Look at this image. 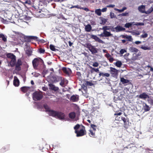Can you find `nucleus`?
<instances>
[{"instance_id": "46", "label": "nucleus", "mask_w": 153, "mask_h": 153, "mask_svg": "<svg viewBox=\"0 0 153 153\" xmlns=\"http://www.w3.org/2000/svg\"><path fill=\"white\" fill-rule=\"evenodd\" d=\"M16 64L19 65H21L22 64V62L21 60L20 59H18L17 61V62Z\"/></svg>"}, {"instance_id": "25", "label": "nucleus", "mask_w": 153, "mask_h": 153, "mask_svg": "<svg viewBox=\"0 0 153 153\" xmlns=\"http://www.w3.org/2000/svg\"><path fill=\"white\" fill-rule=\"evenodd\" d=\"M123 37L124 38L127 39L129 41L132 42L133 40V39L131 36L128 35L123 36Z\"/></svg>"}, {"instance_id": "6", "label": "nucleus", "mask_w": 153, "mask_h": 153, "mask_svg": "<svg viewBox=\"0 0 153 153\" xmlns=\"http://www.w3.org/2000/svg\"><path fill=\"white\" fill-rule=\"evenodd\" d=\"M113 29L114 30V32H119L122 31H124L125 30V29L121 26L120 25H117L116 27H113Z\"/></svg>"}, {"instance_id": "2", "label": "nucleus", "mask_w": 153, "mask_h": 153, "mask_svg": "<svg viewBox=\"0 0 153 153\" xmlns=\"http://www.w3.org/2000/svg\"><path fill=\"white\" fill-rule=\"evenodd\" d=\"M75 133L76 134H85L86 131L84 126L82 125L77 124L74 127Z\"/></svg>"}, {"instance_id": "3", "label": "nucleus", "mask_w": 153, "mask_h": 153, "mask_svg": "<svg viewBox=\"0 0 153 153\" xmlns=\"http://www.w3.org/2000/svg\"><path fill=\"white\" fill-rule=\"evenodd\" d=\"M86 47L88 48L92 54H94L98 52V49L95 48L94 46L92 45L91 44H87Z\"/></svg>"}, {"instance_id": "5", "label": "nucleus", "mask_w": 153, "mask_h": 153, "mask_svg": "<svg viewBox=\"0 0 153 153\" xmlns=\"http://www.w3.org/2000/svg\"><path fill=\"white\" fill-rule=\"evenodd\" d=\"M39 62L42 63L43 62V61L41 59L39 58H35L32 61V63L34 68L36 69Z\"/></svg>"}, {"instance_id": "51", "label": "nucleus", "mask_w": 153, "mask_h": 153, "mask_svg": "<svg viewBox=\"0 0 153 153\" xmlns=\"http://www.w3.org/2000/svg\"><path fill=\"white\" fill-rule=\"evenodd\" d=\"M110 17L111 18H113L115 17L114 13H113L111 12L110 13Z\"/></svg>"}, {"instance_id": "26", "label": "nucleus", "mask_w": 153, "mask_h": 153, "mask_svg": "<svg viewBox=\"0 0 153 153\" xmlns=\"http://www.w3.org/2000/svg\"><path fill=\"white\" fill-rule=\"evenodd\" d=\"M120 81L123 84L128 83L129 82V81L126 79H125L124 78H121Z\"/></svg>"}, {"instance_id": "49", "label": "nucleus", "mask_w": 153, "mask_h": 153, "mask_svg": "<svg viewBox=\"0 0 153 153\" xmlns=\"http://www.w3.org/2000/svg\"><path fill=\"white\" fill-rule=\"evenodd\" d=\"M99 64L97 62H95L92 65L94 67H97L98 66Z\"/></svg>"}, {"instance_id": "29", "label": "nucleus", "mask_w": 153, "mask_h": 153, "mask_svg": "<svg viewBox=\"0 0 153 153\" xmlns=\"http://www.w3.org/2000/svg\"><path fill=\"white\" fill-rule=\"evenodd\" d=\"M75 113L74 112L70 113L69 115V117L72 119H74L75 117Z\"/></svg>"}, {"instance_id": "41", "label": "nucleus", "mask_w": 153, "mask_h": 153, "mask_svg": "<svg viewBox=\"0 0 153 153\" xmlns=\"http://www.w3.org/2000/svg\"><path fill=\"white\" fill-rule=\"evenodd\" d=\"M20 66V65L16 64L15 67V69L17 71H20L21 70V67Z\"/></svg>"}, {"instance_id": "48", "label": "nucleus", "mask_w": 153, "mask_h": 153, "mask_svg": "<svg viewBox=\"0 0 153 153\" xmlns=\"http://www.w3.org/2000/svg\"><path fill=\"white\" fill-rule=\"evenodd\" d=\"M149 102L151 105H153V99H150L148 100Z\"/></svg>"}, {"instance_id": "37", "label": "nucleus", "mask_w": 153, "mask_h": 153, "mask_svg": "<svg viewBox=\"0 0 153 153\" xmlns=\"http://www.w3.org/2000/svg\"><path fill=\"white\" fill-rule=\"evenodd\" d=\"M132 26V24L131 22L126 23L125 25V27L126 28H129Z\"/></svg>"}, {"instance_id": "28", "label": "nucleus", "mask_w": 153, "mask_h": 153, "mask_svg": "<svg viewBox=\"0 0 153 153\" xmlns=\"http://www.w3.org/2000/svg\"><path fill=\"white\" fill-rule=\"evenodd\" d=\"M99 76H106V77H109L110 76V74L108 73H104L102 72H100L99 74Z\"/></svg>"}, {"instance_id": "60", "label": "nucleus", "mask_w": 153, "mask_h": 153, "mask_svg": "<svg viewBox=\"0 0 153 153\" xmlns=\"http://www.w3.org/2000/svg\"><path fill=\"white\" fill-rule=\"evenodd\" d=\"M131 144L134 145L135 144V143L133 142L131 143L130 144L128 145V146H127L126 147V148H131V147H129V146H130V145Z\"/></svg>"}, {"instance_id": "33", "label": "nucleus", "mask_w": 153, "mask_h": 153, "mask_svg": "<svg viewBox=\"0 0 153 153\" xmlns=\"http://www.w3.org/2000/svg\"><path fill=\"white\" fill-rule=\"evenodd\" d=\"M29 88L26 87H23L21 88L22 91L24 92H26L27 91Z\"/></svg>"}, {"instance_id": "42", "label": "nucleus", "mask_w": 153, "mask_h": 153, "mask_svg": "<svg viewBox=\"0 0 153 153\" xmlns=\"http://www.w3.org/2000/svg\"><path fill=\"white\" fill-rule=\"evenodd\" d=\"M136 25L137 26H143L144 25V23L143 22L136 23Z\"/></svg>"}, {"instance_id": "4", "label": "nucleus", "mask_w": 153, "mask_h": 153, "mask_svg": "<svg viewBox=\"0 0 153 153\" xmlns=\"http://www.w3.org/2000/svg\"><path fill=\"white\" fill-rule=\"evenodd\" d=\"M43 97L42 93L39 92H36L33 94V98L35 101L39 100L42 99Z\"/></svg>"}, {"instance_id": "35", "label": "nucleus", "mask_w": 153, "mask_h": 153, "mask_svg": "<svg viewBox=\"0 0 153 153\" xmlns=\"http://www.w3.org/2000/svg\"><path fill=\"white\" fill-rule=\"evenodd\" d=\"M122 65V63L120 61H117L115 63V65L118 67H120Z\"/></svg>"}, {"instance_id": "56", "label": "nucleus", "mask_w": 153, "mask_h": 153, "mask_svg": "<svg viewBox=\"0 0 153 153\" xmlns=\"http://www.w3.org/2000/svg\"><path fill=\"white\" fill-rule=\"evenodd\" d=\"M141 43H142V42L141 41H136L134 42V43L137 45H138V44H140Z\"/></svg>"}, {"instance_id": "27", "label": "nucleus", "mask_w": 153, "mask_h": 153, "mask_svg": "<svg viewBox=\"0 0 153 153\" xmlns=\"http://www.w3.org/2000/svg\"><path fill=\"white\" fill-rule=\"evenodd\" d=\"M95 12L98 16H100L101 15V10L100 9H96L95 10Z\"/></svg>"}, {"instance_id": "11", "label": "nucleus", "mask_w": 153, "mask_h": 153, "mask_svg": "<svg viewBox=\"0 0 153 153\" xmlns=\"http://www.w3.org/2000/svg\"><path fill=\"white\" fill-rule=\"evenodd\" d=\"M57 112L50 110L48 112V114L51 116L56 117Z\"/></svg>"}, {"instance_id": "16", "label": "nucleus", "mask_w": 153, "mask_h": 153, "mask_svg": "<svg viewBox=\"0 0 153 153\" xmlns=\"http://www.w3.org/2000/svg\"><path fill=\"white\" fill-rule=\"evenodd\" d=\"M148 97L149 96L145 93H143L139 96V98L144 100H145L146 98Z\"/></svg>"}, {"instance_id": "54", "label": "nucleus", "mask_w": 153, "mask_h": 153, "mask_svg": "<svg viewBox=\"0 0 153 153\" xmlns=\"http://www.w3.org/2000/svg\"><path fill=\"white\" fill-rule=\"evenodd\" d=\"M109 61L110 62H112L114 60V59L111 56L108 59Z\"/></svg>"}, {"instance_id": "13", "label": "nucleus", "mask_w": 153, "mask_h": 153, "mask_svg": "<svg viewBox=\"0 0 153 153\" xmlns=\"http://www.w3.org/2000/svg\"><path fill=\"white\" fill-rule=\"evenodd\" d=\"M13 83L15 86H18L19 85V80L16 76H14V77Z\"/></svg>"}, {"instance_id": "9", "label": "nucleus", "mask_w": 153, "mask_h": 153, "mask_svg": "<svg viewBox=\"0 0 153 153\" xmlns=\"http://www.w3.org/2000/svg\"><path fill=\"white\" fill-rule=\"evenodd\" d=\"M138 10L139 12L142 13H146L145 5H142L139 6L138 7Z\"/></svg>"}, {"instance_id": "17", "label": "nucleus", "mask_w": 153, "mask_h": 153, "mask_svg": "<svg viewBox=\"0 0 153 153\" xmlns=\"http://www.w3.org/2000/svg\"><path fill=\"white\" fill-rule=\"evenodd\" d=\"M68 81L66 79H61L60 84L62 86L64 87L65 85L68 84Z\"/></svg>"}, {"instance_id": "23", "label": "nucleus", "mask_w": 153, "mask_h": 153, "mask_svg": "<svg viewBox=\"0 0 153 153\" xmlns=\"http://www.w3.org/2000/svg\"><path fill=\"white\" fill-rule=\"evenodd\" d=\"M91 28V26L89 24H88L85 26V29L87 32H89L90 31Z\"/></svg>"}, {"instance_id": "20", "label": "nucleus", "mask_w": 153, "mask_h": 153, "mask_svg": "<svg viewBox=\"0 0 153 153\" xmlns=\"http://www.w3.org/2000/svg\"><path fill=\"white\" fill-rule=\"evenodd\" d=\"M26 53L28 56L31 55L32 53V49L30 48H27L26 50Z\"/></svg>"}, {"instance_id": "10", "label": "nucleus", "mask_w": 153, "mask_h": 153, "mask_svg": "<svg viewBox=\"0 0 153 153\" xmlns=\"http://www.w3.org/2000/svg\"><path fill=\"white\" fill-rule=\"evenodd\" d=\"M91 38L94 39L96 41L98 42L99 43H103L104 42L103 41L100 39L96 36L92 35H91Z\"/></svg>"}, {"instance_id": "58", "label": "nucleus", "mask_w": 153, "mask_h": 153, "mask_svg": "<svg viewBox=\"0 0 153 153\" xmlns=\"http://www.w3.org/2000/svg\"><path fill=\"white\" fill-rule=\"evenodd\" d=\"M105 56L108 59L111 56V55L109 53H107L105 55Z\"/></svg>"}, {"instance_id": "8", "label": "nucleus", "mask_w": 153, "mask_h": 153, "mask_svg": "<svg viewBox=\"0 0 153 153\" xmlns=\"http://www.w3.org/2000/svg\"><path fill=\"white\" fill-rule=\"evenodd\" d=\"M65 116L64 113L57 112L56 118H58L60 120H64L65 119Z\"/></svg>"}, {"instance_id": "19", "label": "nucleus", "mask_w": 153, "mask_h": 153, "mask_svg": "<svg viewBox=\"0 0 153 153\" xmlns=\"http://www.w3.org/2000/svg\"><path fill=\"white\" fill-rule=\"evenodd\" d=\"M143 105L144 109L145 111H148L150 110V107L146 103H143Z\"/></svg>"}, {"instance_id": "63", "label": "nucleus", "mask_w": 153, "mask_h": 153, "mask_svg": "<svg viewBox=\"0 0 153 153\" xmlns=\"http://www.w3.org/2000/svg\"><path fill=\"white\" fill-rule=\"evenodd\" d=\"M83 9L87 12H88L89 10V9L87 8L86 7L85 8H83V9Z\"/></svg>"}, {"instance_id": "61", "label": "nucleus", "mask_w": 153, "mask_h": 153, "mask_svg": "<svg viewBox=\"0 0 153 153\" xmlns=\"http://www.w3.org/2000/svg\"><path fill=\"white\" fill-rule=\"evenodd\" d=\"M74 7H75V8H78V9H83V7H80L78 5H76V6H74Z\"/></svg>"}, {"instance_id": "47", "label": "nucleus", "mask_w": 153, "mask_h": 153, "mask_svg": "<svg viewBox=\"0 0 153 153\" xmlns=\"http://www.w3.org/2000/svg\"><path fill=\"white\" fill-rule=\"evenodd\" d=\"M126 51L124 49H121L120 51V53L121 54H123L125 52H126Z\"/></svg>"}, {"instance_id": "14", "label": "nucleus", "mask_w": 153, "mask_h": 153, "mask_svg": "<svg viewBox=\"0 0 153 153\" xmlns=\"http://www.w3.org/2000/svg\"><path fill=\"white\" fill-rule=\"evenodd\" d=\"M49 89L55 91H57L59 89L58 88L52 84H49Z\"/></svg>"}, {"instance_id": "30", "label": "nucleus", "mask_w": 153, "mask_h": 153, "mask_svg": "<svg viewBox=\"0 0 153 153\" xmlns=\"http://www.w3.org/2000/svg\"><path fill=\"white\" fill-rule=\"evenodd\" d=\"M84 86H91L93 85V84L91 82L88 81H86L85 83L83 84Z\"/></svg>"}, {"instance_id": "21", "label": "nucleus", "mask_w": 153, "mask_h": 153, "mask_svg": "<svg viewBox=\"0 0 153 153\" xmlns=\"http://www.w3.org/2000/svg\"><path fill=\"white\" fill-rule=\"evenodd\" d=\"M62 71L64 72L67 74H69L71 72V70L69 68H63Z\"/></svg>"}, {"instance_id": "43", "label": "nucleus", "mask_w": 153, "mask_h": 153, "mask_svg": "<svg viewBox=\"0 0 153 153\" xmlns=\"http://www.w3.org/2000/svg\"><path fill=\"white\" fill-rule=\"evenodd\" d=\"M132 34L133 35H138L140 34V32L139 31H137L136 32H132Z\"/></svg>"}, {"instance_id": "39", "label": "nucleus", "mask_w": 153, "mask_h": 153, "mask_svg": "<svg viewBox=\"0 0 153 153\" xmlns=\"http://www.w3.org/2000/svg\"><path fill=\"white\" fill-rule=\"evenodd\" d=\"M44 107L46 110V111L47 112H48L50 110L49 107L47 105H44Z\"/></svg>"}, {"instance_id": "12", "label": "nucleus", "mask_w": 153, "mask_h": 153, "mask_svg": "<svg viewBox=\"0 0 153 153\" xmlns=\"http://www.w3.org/2000/svg\"><path fill=\"white\" fill-rule=\"evenodd\" d=\"M79 99V96L77 95H72L70 98V100L73 102L77 101Z\"/></svg>"}, {"instance_id": "53", "label": "nucleus", "mask_w": 153, "mask_h": 153, "mask_svg": "<svg viewBox=\"0 0 153 153\" xmlns=\"http://www.w3.org/2000/svg\"><path fill=\"white\" fill-rule=\"evenodd\" d=\"M121 119L123 121L124 123V124H125L126 123V119L124 117H121Z\"/></svg>"}, {"instance_id": "45", "label": "nucleus", "mask_w": 153, "mask_h": 153, "mask_svg": "<svg viewBox=\"0 0 153 153\" xmlns=\"http://www.w3.org/2000/svg\"><path fill=\"white\" fill-rule=\"evenodd\" d=\"M120 15L123 16H128V13L127 12H125L122 13Z\"/></svg>"}, {"instance_id": "50", "label": "nucleus", "mask_w": 153, "mask_h": 153, "mask_svg": "<svg viewBox=\"0 0 153 153\" xmlns=\"http://www.w3.org/2000/svg\"><path fill=\"white\" fill-rule=\"evenodd\" d=\"M45 51V50L43 49L40 48L39 49V52L40 53H43Z\"/></svg>"}, {"instance_id": "22", "label": "nucleus", "mask_w": 153, "mask_h": 153, "mask_svg": "<svg viewBox=\"0 0 153 153\" xmlns=\"http://www.w3.org/2000/svg\"><path fill=\"white\" fill-rule=\"evenodd\" d=\"M16 57L14 58L11 59V61L10 62V63L11 66H13L16 62Z\"/></svg>"}, {"instance_id": "44", "label": "nucleus", "mask_w": 153, "mask_h": 153, "mask_svg": "<svg viewBox=\"0 0 153 153\" xmlns=\"http://www.w3.org/2000/svg\"><path fill=\"white\" fill-rule=\"evenodd\" d=\"M32 74L34 76L36 77H37L39 76L40 74H39L37 73H32Z\"/></svg>"}, {"instance_id": "31", "label": "nucleus", "mask_w": 153, "mask_h": 153, "mask_svg": "<svg viewBox=\"0 0 153 153\" xmlns=\"http://www.w3.org/2000/svg\"><path fill=\"white\" fill-rule=\"evenodd\" d=\"M26 5H31L32 4L31 1L30 0H26L23 2Z\"/></svg>"}, {"instance_id": "57", "label": "nucleus", "mask_w": 153, "mask_h": 153, "mask_svg": "<svg viewBox=\"0 0 153 153\" xmlns=\"http://www.w3.org/2000/svg\"><path fill=\"white\" fill-rule=\"evenodd\" d=\"M115 6V5L114 4H111L110 5H107V7H114Z\"/></svg>"}, {"instance_id": "1", "label": "nucleus", "mask_w": 153, "mask_h": 153, "mask_svg": "<svg viewBox=\"0 0 153 153\" xmlns=\"http://www.w3.org/2000/svg\"><path fill=\"white\" fill-rule=\"evenodd\" d=\"M103 30V32L101 34H99L98 36L100 37H113V34H111L110 32L108 30H111L112 32H114L113 29V26H106L102 27L101 29Z\"/></svg>"}, {"instance_id": "15", "label": "nucleus", "mask_w": 153, "mask_h": 153, "mask_svg": "<svg viewBox=\"0 0 153 153\" xmlns=\"http://www.w3.org/2000/svg\"><path fill=\"white\" fill-rule=\"evenodd\" d=\"M139 47L144 50H150L151 48L145 45H142L139 46Z\"/></svg>"}, {"instance_id": "59", "label": "nucleus", "mask_w": 153, "mask_h": 153, "mask_svg": "<svg viewBox=\"0 0 153 153\" xmlns=\"http://www.w3.org/2000/svg\"><path fill=\"white\" fill-rule=\"evenodd\" d=\"M92 69L94 70L95 72H98L99 71V70L98 68H93Z\"/></svg>"}, {"instance_id": "64", "label": "nucleus", "mask_w": 153, "mask_h": 153, "mask_svg": "<svg viewBox=\"0 0 153 153\" xmlns=\"http://www.w3.org/2000/svg\"><path fill=\"white\" fill-rule=\"evenodd\" d=\"M69 45L70 46H71L73 44V43L71 42V41H69L68 42Z\"/></svg>"}, {"instance_id": "40", "label": "nucleus", "mask_w": 153, "mask_h": 153, "mask_svg": "<svg viewBox=\"0 0 153 153\" xmlns=\"http://www.w3.org/2000/svg\"><path fill=\"white\" fill-rule=\"evenodd\" d=\"M50 49L53 51H56V49L55 48V46L52 45H50Z\"/></svg>"}, {"instance_id": "38", "label": "nucleus", "mask_w": 153, "mask_h": 153, "mask_svg": "<svg viewBox=\"0 0 153 153\" xmlns=\"http://www.w3.org/2000/svg\"><path fill=\"white\" fill-rule=\"evenodd\" d=\"M101 21H102V23H101V24L102 25H104L107 22V20L103 18H101Z\"/></svg>"}, {"instance_id": "62", "label": "nucleus", "mask_w": 153, "mask_h": 153, "mask_svg": "<svg viewBox=\"0 0 153 153\" xmlns=\"http://www.w3.org/2000/svg\"><path fill=\"white\" fill-rule=\"evenodd\" d=\"M122 114L121 112H119L118 113H116L114 114V115H120Z\"/></svg>"}, {"instance_id": "24", "label": "nucleus", "mask_w": 153, "mask_h": 153, "mask_svg": "<svg viewBox=\"0 0 153 153\" xmlns=\"http://www.w3.org/2000/svg\"><path fill=\"white\" fill-rule=\"evenodd\" d=\"M7 58L10 59H11L16 58V56L13 53H8L7 54Z\"/></svg>"}, {"instance_id": "52", "label": "nucleus", "mask_w": 153, "mask_h": 153, "mask_svg": "<svg viewBox=\"0 0 153 153\" xmlns=\"http://www.w3.org/2000/svg\"><path fill=\"white\" fill-rule=\"evenodd\" d=\"M107 7H105L101 10V12H104L107 11Z\"/></svg>"}, {"instance_id": "55", "label": "nucleus", "mask_w": 153, "mask_h": 153, "mask_svg": "<svg viewBox=\"0 0 153 153\" xmlns=\"http://www.w3.org/2000/svg\"><path fill=\"white\" fill-rule=\"evenodd\" d=\"M2 40L4 41V42H6L7 41V37L4 36V35L3 36V37L2 38Z\"/></svg>"}, {"instance_id": "36", "label": "nucleus", "mask_w": 153, "mask_h": 153, "mask_svg": "<svg viewBox=\"0 0 153 153\" xmlns=\"http://www.w3.org/2000/svg\"><path fill=\"white\" fill-rule=\"evenodd\" d=\"M143 33H144V34L142 35L140 37L141 38H146L147 37L148 35L147 33H146L144 31H143Z\"/></svg>"}, {"instance_id": "32", "label": "nucleus", "mask_w": 153, "mask_h": 153, "mask_svg": "<svg viewBox=\"0 0 153 153\" xmlns=\"http://www.w3.org/2000/svg\"><path fill=\"white\" fill-rule=\"evenodd\" d=\"M127 9V8L126 7H124L122 9H117L116 8H114V10H116L118 11L119 13H121L123 12L124 10H126Z\"/></svg>"}, {"instance_id": "18", "label": "nucleus", "mask_w": 153, "mask_h": 153, "mask_svg": "<svg viewBox=\"0 0 153 153\" xmlns=\"http://www.w3.org/2000/svg\"><path fill=\"white\" fill-rule=\"evenodd\" d=\"M129 50L130 52L132 53H136L139 51V50L136 48L131 47L129 48Z\"/></svg>"}, {"instance_id": "34", "label": "nucleus", "mask_w": 153, "mask_h": 153, "mask_svg": "<svg viewBox=\"0 0 153 153\" xmlns=\"http://www.w3.org/2000/svg\"><path fill=\"white\" fill-rule=\"evenodd\" d=\"M153 11V10L152 7L149 9L148 10L146 11L145 14H150Z\"/></svg>"}, {"instance_id": "7", "label": "nucleus", "mask_w": 153, "mask_h": 153, "mask_svg": "<svg viewBox=\"0 0 153 153\" xmlns=\"http://www.w3.org/2000/svg\"><path fill=\"white\" fill-rule=\"evenodd\" d=\"M110 73L113 76H115L118 74V71L116 69L112 67L110 68Z\"/></svg>"}]
</instances>
